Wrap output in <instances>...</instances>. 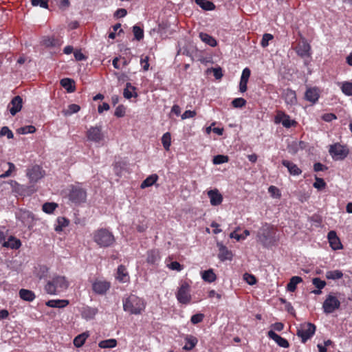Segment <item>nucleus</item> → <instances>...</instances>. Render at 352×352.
I'll return each mask as SVG.
<instances>
[{"instance_id": "1", "label": "nucleus", "mask_w": 352, "mask_h": 352, "mask_svg": "<svg viewBox=\"0 0 352 352\" xmlns=\"http://www.w3.org/2000/svg\"><path fill=\"white\" fill-rule=\"evenodd\" d=\"M123 309L131 314H140L145 309L144 300L135 295H130L123 300Z\"/></svg>"}, {"instance_id": "2", "label": "nucleus", "mask_w": 352, "mask_h": 352, "mask_svg": "<svg viewBox=\"0 0 352 352\" xmlns=\"http://www.w3.org/2000/svg\"><path fill=\"white\" fill-rule=\"evenodd\" d=\"M257 240L265 247L272 245L275 240V232L274 228L265 223L257 232Z\"/></svg>"}, {"instance_id": "3", "label": "nucleus", "mask_w": 352, "mask_h": 352, "mask_svg": "<svg viewBox=\"0 0 352 352\" xmlns=\"http://www.w3.org/2000/svg\"><path fill=\"white\" fill-rule=\"evenodd\" d=\"M69 286L67 280L65 276H56L49 280L45 286V291L48 294H56L61 291L66 289Z\"/></svg>"}, {"instance_id": "4", "label": "nucleus", "mask_w": 352, "mask_h": 352, "mask_svg": "<svg viewBox=\"0 0 352 352\" xmlns=\"http://www.w3.org/2000/svg\"><path fill=\"white\" fill-rule=\"evenodd\" d=\"M94 241L101 248H107L115 242L113 234L105 228H101L95 232Z\"/></svg>"}, {"instance_id": "5", "label": "nucleus", "mask_w": 352, "mask_h": 352, "mask_svg": "<svg viewBox=\"0 0 352 352\" xmlns=\"http://www.w3.org/2000/svg\"><path fill=\"white\" fill-rule=\"evenodd\" d=\"M68 198L75 204L84 203L87 199V192L79 186L71 185L69 187Z\"/></svg>"}, {"instance_id": "6", "label": "nucleus", "mask_w": 352, "mask_h": 352, "mask_svg": "<svg viewBox=\"0 0 352 352\" xmlns=\"http://www.w3.org/2000/svg\"><path fill=\"white\" fill-rule=\"evenodd\" d=\"M316 329V327L314 324L305 322L300 324L299 327H297L296 335L300 338L302 343H305L314 335Z\"/></svg>"}, {"instance_id": "7", "label": "nucleus", "mask_w": 352, "mask_h": 352, "mask_svg": "<svg viewBox=\"0 0 352 352\" xmlns=\"http://www.w3.org/2000/svg\"><path fill=\"white\" fill-rule=\"evenodd\" d=\"M329 152L333 158L336 160H342L346 158L349 154L348 148L339 143L331 145Z\"/></svg>"}, {"instance_id": "8", "label": "nucleus", "mask_w": 352, "mask_h": 352, "mask_svg": "<svg viewBox=\"0 0 352 352\" xmlns=\"http://www.w3.org/2000/svg\"><path fill=\"white\" fill-rule=\"evenodd\" d=\"M177 300L182 304H188L191 300V295L190 294V285L188 283L184 282L179 287L176 293Z\"/></svg>"}, {"instance_id": "9", "label": "nucleus", "mask_w": 352, "mask_h": 352, "mask_svg": "<svg viewBox=\"0 0 352 352\" xmlns=\"http://www.w3.org/2000/svg\"><path fill=\"white\" fill-rule=\"evenodd\" d=\"M340 306V300L332 294L328 295L322 304L324 312L327 314L333 313L336 309H338Z\"/></svg>"}, {"instance_id": "10", "label": "nucleus", "mask_w": 352, "mask_h": 352, "mask_svg": "<svg viewBox=\"0 0 352 352\" xmlns=\"http://www.w3.org/2000/svg\"><path fill=\"white\" fill-rule=\"evenodd\" d=\"M87 140L94 142H100L104 138L101 126H91L87 131Z\"/></svg>"}, {"instance_id": "11", "label": "nucleus", "mask_w": 352, "mask_h": 352, "mask_svg": "<svg viewBox=\"0 0 352 352\" xmlns=\"http://www.w3.org/2000/svg\"><path fill=\"white\" fill-rule=\"evenodd\" d=\"M275 122L281 123L283 126L286 128H290L292 126L296 124L294 120H292L288 115L285 114L281 111H278L277 112V114L275 117Z\"/></svg>"}, {"instance_id": "12", "label": "nucleus", "mask_w": 352, "mask_h": 352, "mask_svg": "<svg viewBox=\"0 0 352 352\" xmlns=\"http://www.w3.org/2000/svg\"><path fill=\"white\" fill-rule=\"evenodd\" d=\"M110 287V283L107 281L96 280L92 285L94 292L98 294H104Z\"/></svg>"}, {"instance_id": "13", "label": "nucleus", "mask_w": 352, "mask_h": 352, "mask_svg": "<svg viewBox=\"0 0 352 352\" xmlns=\"http://www.w3.org/2000/svg\"><path fill=\"white\" fill-rule=\"evenodd\" d=\"M27 175L32 182H38L43 176L41 168L38 165H35L32 168L28 169Z\"/></svg>"}, {"instance_id": "14", "label": "nucleus", "mask_w": 352, "mask_h": 352, "mask_svg": "<svg viewBox=\"0 0 352 352\" xmlns=\"http://www.w3.org/2000/svg\"><path fill=\"white\" fill-rule=\"evenodd\" d=\"M217 247L219 248V254L218 258L221 261H225L226 260H231L232 257V252L228 250V248L220 242H217Z\"/></svg>"}, {"instance_id": "15", "label": "nucleus", "mask_w": 352, "mask_h": 352, "mask_svg": "<svg viewBox=\"0 0 352 352\" xmlns=\"http://www.w3.org/2000/svg\"><path fill=\"white\" fill-rule=\"evenodd\" d=\"M208 196L210 198V204L212 206H219L223 201V197L217 189L208 191Z\"/></svg>"}, {"instance_id": "16", "label": "nucleus", "mask_w": 352, "mask_h": 352, "mask_svg": "<svg viewBox=\"0 0 352 352\" xmlns=\"http://www.w3.org/2000/svg\"><path fill=\"white\" fill-rule=\"evenodd\" d=\"M328 240L333 250H337L342 248V245L335 231L332 230L328 233Z\"/></svg>"}, {"instance_id": "17", "label": "nucleus", "mask_w": 352, "mask_h": 352, "mask_svg": "<svg viewBox=\"0 0 352 352\" xmlns=\"http://www.w3.org/2000/svg\"><path fill=\"white\" fill-rule=\"evenodd\" d=\"M23 104L22 98L19 96H16L14 97L11 102L10 105L12 106L10 108V112L12 116L16 115L19 111L21 110Z\"/></svg>"}, {"instance_id": "18", "label": "nucleus", "mask_w": 352, "mask_h": 352, "mask_svg": "<svg viewBox=\"0 0 352 352\" xmlns=\"http://www.w3.org/2000/svg\"><path fill=\"white\" fill-rule=\"evenodd\" d=\"M267 335L269 338L274 340L279 346L283 348H288L289 346V342L276 333L274 331H269Z\"/></svg>"}, {"instance_id": "19", "label": "nucleus", "mask_w": 352, "mask_h": 352, "mask_svg": "<svg viewBox=\"0 0 352 352\" xmlns=\"http://www.w3.org/2000/svg\"><path fill=\"white\" fill-rule=\"evenodd\" d=\"M282 164L287 168L288 171L291 175H299L302 173V170L297 166V165L292 162L283 160L282 161Z\"/></svg>"}, {"instance_id": "20", "label": "nucleus", "mask_w": 352, "mask_h": 352, "mask_svg": "<svg viewBox=\"0 0 352 352\" xmlns=\"http://www.w3.org/2000/svg\"><path fill=\"white\" fill-rule=\"evenodd\" d=\"M319 98V93L316 88H309L305 94V98L309 102L315 103Z\"/></svg>"}, {"instance_id": "21", "label": "nucleus", "mask_w": 352, "mask_h": 352, "mask_svg": "<svg viewBox=\"0 0 352 352\" xmlns=\"http://www.w3.org/2000/svg\"><path fill=\"white\" fill-rule=\"evenodd\" d=\"M284 99L288 104H295L297 102L296 92L291 89H287L284 92Z\"/></svg>"}, {"instance_id": "22", "label": "nucleus", "mask_w": 352, "mask_h": 352, "mask_svg": "<svg viewBox=\"0 0 352 352\" xmlns=\"http://www.w3.org/2000/svg\"><path fill=\"white\" fill-rule=\"evenodd\" d=\"M19 295L22 300L28 302H32L36 298L32 291L26 289H21Z\"/></svg>"}, {"instance_id": "23", "label": "nucleus", "mask_w": 352, "mask_h": 352, "mask_svg": "<svg viewBox=\"0 0 352 352\" xmlns=\"http://www.w3.org/2000/svg\"><path fill=\"white\" fill-rule=\"evenodd\" d=\"M311 46L306 41H303L302 44H300L297 47L296 52L301 57L309 56V51Z\"/></svg>"}, {"instance_id": "24", "label": "nucleus", "mask_w": 352, "mask_h": 352, "mask_svg": "<svg viewBox=\"0 0 352 352\" xmlns=\"http://www.w3.org/2000/svg\"><path fill=\"white\" fill-rule=\"evenodd\" d=\"M21 245V241L14 236H10L8 241H3V246L11 249H19Z\"/></svg>"}, {"instance_id": "25", "label": "nucleus", "mask_w": 352, "mask_h": 352, "mask_svg": "<svg viewBox=\"0 0 352 352\" xmlns=\"http://www.w3.org/2000/svg\"><path fill=\"white\" fill-rule=\"evenodd\" d=\"M69 304L67 300H50L45 302V305L50 307L63 308Z\"/></svg>"}, {"instance_id": "26", "label": "nucleus", "mask_w": 352, "mask_h": 352, "mask_svg": "<svg viewBox=\"0 0 352 352\" xmlns=\"http://www.w3.org/2000/svg\"><path fill=\"white\" fill-rule=\"evenodd\" d=\"M199 36L203 42L211 47H215L217 45L216 39L206 33L200 32Z\"/></svg>"}, {"instance_id": "27", "label": "nucleus", "mask_w": 352, "mask_h": 352, "mask_svg": "<svg viewBox=\"0 0 352 352\" xmlns=\"http://www.w3.org/2000/svg\"><path fill=\"white\" fill-rule=\"evenodd\" d=\"M301 282H302L301 277L297 276H292L287 285V291L294 292L296 289L297 285Z\"/></svg>"}, {"instance_id": "28", "label": "nucleus", "mask_w": 352, "mask_h": 352, "mask_svg": "<svg viewBox=\"0 0 352 352\" xmlns=\"http://www.w3.org/2000/svg\"><path fill=\"white\" fill-rule=\"evenodd\" d=\"M201 277L204 281L208 283H212L217 278L216 274H214L212 269H209L202 272Z\"/></svg>"}, {"instance_id": "29", "label": "nucleus", "mask_w": 352, "mask_h": 352, "mask_svg": "<svg viewBox=\"0 0 352 352\" xmlns=\"http://www.w3.org/2000/svg\"><path fill=\"white\" fill-rule=\"evenodd\" d=\"M74 81L70 78H63L60 80V85L69 93H72L75 91Z\"/></svg>"}, {"instance_id": "30", "label": "nucleus", "mask_w": 352, "mask_h": 352, "mask_svg": "<svg viewBox=\"0 0 352 352\" xmlns=\"http://www.w3.org/2000/svg\"><path fill=\"white\" fill-rule=\"evenodd\" d=\"M195 2L204 10L210 11L215 9V6L212 1L206 0H195Z\"/></svg>"}, {"instance_id": "31", "label": "nucleus", "mask_w": 352, "mask_h": 352, "mask_svg": "<svg viewBox=\"0 0 352 352\" xmlns=\"http://www.w3.org/2000/svg\"><path fill=\"white\" fill-rule=\"evenodd\" d=\"M89 333L84 332L77 336L74 340V344L76 347H81L85 342L86 339L89 337Z\"/></svg>"}, {"instance_id": "32", "label": "nucleus", "mask_w": 352, "mask_h": 352, "mask_svg": "<svg viewBox=\"0 0 352 352\" xmlns=\"http://www.w3.org/2000/svg\"><path fill=\"white\" fill-rule=\"evenodd\" d=\"M157 179H158V176L156 174H153V175L148 176L146 179H144L142 182V184L140 185V188L143 189V188L151 186L157 182Z\"/></svg>"}, {"instance_id": "33", "label": "nucleus", "mask_w": 352, "mask_h": 352, "mask_svg": "<svg viewBox=\"0 0 352 352\" xmlns=\"http://www.w3.org/2000/svg\"><path fill=\"white\" fill-rule=\"evenodd\" d=\"M127 277L128 273L126 267L122 265H119L117 270V279L122 282H126Z\"/></svg>"}, {"instance_id": "34", "label": "nucleus", "mask_w": 352, "mask_h": 352, "mask_svg": "<svg viewBox=\"0 0 352 352\" xmlns=\"http://www.w3.org/2000/svg\"><path fill=\"white\" fill-rule=\"evenodd\" d=\"M186 344L184 346L183 349L185 351H190L192 349L197 343V339L192 336L186 338Z\"/></svg>"}, {"instance_id": "35", "label": "nucleus", "mask_w": 352, "mask_h": 352, "mask_svg": "<svg viewBox=\"0 0 352 352\" xmlns=\"http://www.w3.org/2000/svg\"><path fill=\"white\" fill-rule=\"evenodd\" d=\"M80 107L76 104H72L68 106L67 109H63L62 111L63 114L65 116H71L73 113H77L80 111Z\"/></svg>"}, {"instance_id": "36", "label": "nucleus", "mask_w": 352, "mask_h": 352, "mask_svg": "<svg viewBox=\"0 0 352 352\" xmlns=\"http://www.w3.org/2000/svg\"><path fill=\"white\" fill-rule=\"evenodd\" d=\"M57 223L58 225L56 226L55 230L56 232H60L63 230V228H65L69 225V221L64 217H59L57 219Z\"/></svg>"}, {"instance_id": "37", "label": "nucleus", "mask_w": 352, "mask_h": 352, "mask_svg": "<svg viewBox=\"0 0 352 352\" xmlns=\"http://www.w3.org/2000/svg\"><path fill=\"white\" fill-rule=\"evenodd\" d=\"M117 345V340L116 339H108L102 340L99 342L98 346L102 349L113 348Z\"/></svg>"}, {"instance_id": "38", "label": "nucleus", "mask_w": 352, "mask_h": 352, "mask_svg": "<svg viewBox=\"0 0 352 352\" xmlns=\"http://www.w3.org/2000/svg\"><path fill=\"white\" fill-rule=\"evenodd\" d=\"M160 259L159 252L156 250H150L147 253L146 261L148 263L155 264Z\"/></svg>"}, {"instance_id": "39", "label": "nucleus", "mask_w": 352, "mask_h": 352, "mask_svg": "<svg viewBox=\"0 0 352 352\" xmlns=\"http://www.w3.org/2000/svg\"><path fill=\"white\" fill-rule=\"evenodd\" d=\"M343 276V273L340 270L328 271L326 273V278L327 279L336 280L340 279Z\"/></svg>"}, {"instance_id": "40", "label": "nucleus", "mask_w": 352, "mask_h": 352, "mask_svg": "<svg viewBox=\"0 0 352 352\" xmlns=\"http://www.w3.org/2000/svg\"><path fill=\"white\" fill-rule=\"evenodd\" d=\"M58 204L54 202H46L43 205V210L47 214L52 213Z\"/></svg>"}, {"instance_id": "41", "label": "nucleus", "mask_w": 352, "mask_h": 352, "mask_svg": "<svg viewBox=\"0 0 352 352\" xmlns=\"http://www.w3.org/2000/svg\"><path fill=\"white\" fill-rule=\"evenodd\" d=\"M43 45L46 47H56L60 45V41L54 37L47 38L43 41Z\"/></svg>"}, {"instance_id": "42", "label": "nucleus", "mask_w": 352, "mask_h": 352, "mask_svg": "<svg viewBox=\"0 0 352 352\" xmlns=\"http://www.w3.org/2000/svg\"><path fill=\"white\" fill-rule=\"evenodd\" d=\"M133 32L136 40L140 41L144 38V30L140 26L134 25L133 27Z\"/></svg>"}, {"instance_id": "43", "label": "nucleus", "mask_w": 352, "mask_h": 352, "mask_svg": "<svg viewBox=\"0 0 352 352\" xmlns=\"http://www.w3.org/2000/svg\"><path fill=\"white\" fill-rule=\"evenodd\" d=\"M171 142V136L170 133L167 132L164 133L162 138V143L163 144L164 148L168 151L169 150V147L170 146Z\"/></svg>"}, {"instance_id": "44", "label": "nucleus", "mask_w": 352, "mask_h": 352, "mask_svg": "<svg viewBox=\"0 0 352 352\" xmlns=\"http://www.w3.org/2000/svg\"><path fill=\"white\" fill-rule=\"evenodd\" d=\"M36 131V128L32 125L25 126L20 127L16 130L19 134L33 133Z\"/></svg>"}, {"instance_id": "45", "label": "nucleus", "mask_w": 352, "mask_h": 352, "mask_svg": "<svg viewBox=\"0 0 352 352\" xmlns=\"http://www.w3.org/2000/svg\"><path fill=\"white\" fill-rule=\"evenodd\" d=\"M229 157L227 155H217L213 157L212 162L214 164H221L228 162Z\"/></svg>"}, {"instance_id": "46", "label": "nucleus", "mask_w": 352, "mask_h": 352, "mask_svg": "<svg viewBox=\"0 0 352 352\" xmlns=\"http://www.w3.org/2000/svg\"><path fill=\"white\" fill-rule=\"evenodd\" d=\"M342 92L347 96H352V82H345L342 86Z\"/></svg>"}, {"instance_id": "47", "label": "nucleus", "mask_w": 352, "mask_h": 352, "mask_svg": "<svg viewBox=\"0 0 352 352\" xmlns=\"http://www.w3.org/2000/svg\"><path fill=\"white\" fill-rule=\"evenodd\" d=\"M232 104L234 108H241L246 104V100L243 98H237L232 101Z\"/></svg>"}, {"instance_id": "48", "label": "nucleus", "mask_w": 352, "mask_h": 352, "mask_svg": "<svg viewBox=\"0 0 352 352\" xmlns=\"http://www.w3.org/2000/svg\"><path fill=\"white\" fill-rule=\"evenodd\" d=\"M315 179L316 182L313 184L314 188H317L318 190H322L325 188L326 183L323 179L316 177Z\"/></svg>"}, {"instance_id": "49", "label": "nucleus", "mask_w": 352, "mask_h": 352, "mask_svg": "<svg viewBox=\"0 0 352 352\" xmlns=\"http://www.w3.org/2000/svg\"><path fill=\"white\" fill-rule=\"evenodd\" d=\"M6 135L8 139L14 137L13 133L8 126H3L0 130V137Z\"/></svg>"}, {"instance_id": "50", "label": "nucleus", "mask_w": 352, "mask_h": 352, "mask_svg": "<svg viewBox=\"0 0 352 352\" xmlns=\"http://www.w3.org/2000/svg\"><path fill=\"white\" fill-rule=\"evenodd\" d=\"M274 38L271 34L265 33L263 35V38L261 42V45L263 47H266L269 45V41L272 40Z\"/></svg>"}, {"instance_id": "51", "label": "nucleus", "mask_w": 352, "mask_h": 352, "mask_svg": "<svg viewBox=\"0 0 352 352\" xmlns=\"http://www.w3.org/2000/svg\"><path fill=\"white\" fill-rule=\"evenodd\" d=\"M313 285L319 289H322L326 285V282L324 280H322L320 278H314L312 279Z\"/></svg>"}, {"instance_id": "52", "label": "nucleus", "mask_w": 352, "mask_h": 352, "mask_svg": "<svg viewBox=\"0 0 352 352\" xmlns=\"http://www.w3.org/2000/svg\"><path fill=\"white\" fill-rule=\"evenodd\" d=\"M243 279L250 285H253L256 283V277L248 273H245L243 275Z\"/></svg>"}, {"instance_id": "53", "label": "nucleus", "mask_w": 352, "mask_h": 352, "mask_svg": "<svg viewBox=\"0 0 352 352\" xmlns=\"http://www.w3.org/2000/svg\"><path fill=\"white\" fill-rule=\"evenodd\" d=\"M125 115V107L124 105L120 104L118 106L114 112V116L118 118H122Z\"/></svg>"}, {"instance_id": "54", "label": "nucleus", "mask_w": 352, "mask_h": 352, "mask_svg": "<svg viewBox=\"0 0 352 352\" xmlns=\"http://www.w3.org/2000/svg\"><path fill=\"white\" fill-rule=\"evenodd\" d=\"M96 314V310L95 309H91L89 307L85 309V311L82 312V316L87 318H91Z\"/></svg>"}, {"instance_id": "55", "label": "nucleus", "mask_w": 352, "mask_h": 352, "mask_svg": "<svg viewBox=\"0 0 352 352\" xmlns=\"http://www.w3.org/2000/svg\"><path fill=\"white\" fill-rule=\"evenodd\" d=\"M204 317V314H197L192 316V317L190 318V321L192 324H195L201 322L203 320Z\"/></svg>"}, {"instance_id": "56", "label": "nucleus", "mask_w": 352, "mask_h": 352, "mask_svg": "<svg viewBox=\"0 0 352 352\" xmlns=\"http://www.w3.org/2000/svg\"><path fill=\"white\" fill-rule=\"evenodd\" d=\"M287 148L289 152L292 154L296 153L300 150L296 142H293L292 144H289Z\"/></svg>"}, {"instance_id": "57", "label": "nucleus", "mask_w": 352, "mask_h": 352, "mask_svg": "<svg viewBox=\"0 0 352 352\" xmlns=\"http://www.w3.org/2000/svg\"><path fill=\"white\" fill-rule=\"evenodd\" d=\"M169 268L173 270L181 271L183 269L182 265L177 261H173L169 265Z\"/></svg>"}, {"instance_id": "58", "label": "nucleus", "mask_w": 352, "mask_h": 352, "mask_svg": "<svg viewBox=\"0 0 352 352\" xmlns=\"http://www.w3.org/2000/svg\"><path fill=\"white\" fill-rule=\"evenodd\" d=\"M126 14H127V11L126 9L119 8L115 12L113 16L116 18H121V17L125 16L126 15Z\"/></svg>"}, {"instance_id": "59", "label": "nucleus", "mask_w": 352, "mask_h": 352, "mask_svg": "<svg viewBox=\"0 0 352 352\" xmlns=\"http://www.w3.org/2000/svg\"><path fill=\"white\" fill-rule=\"evenodd\" d=\"M322 119L325 122H331L333 120L337 119L336 116L334 113H324L322 116Z\"/></svg>"}, {"instance_id": "60", "label": "nucleus", "mask_w": 352, "mask_h": 352, "mask_svg": "<svg viewBox=\"0 0 352 352\" xmlns=\"http://www.w3.org/2000/svg\"><path fill=\"white\" fill-rule=\"evenodd\" d=\"M327 167L320 162H316L314 164V170L315 172L324 171L327 170Z\"/></svg>"}, {"instance_id": "61", "label": "nucleus", "mask_w": 352, "mask_h": 352, "mask_svg": "<svg viewBox=\"0 0 352 352\" xmlns=\"http://www.w3.org/2000/svg\"><path fill=\"white\" fill-rule=\"evenodd\" d=\"M195 116H196V111H195L186 110L182 115V119L184 120V119H186V118H193Z\"/></svg>"}, {"instance_id": "62", "label": "nucleus", "mask_w": 352, "mask_h": 352, "mask_svg": "<svg viewBox=\"0 0 352 352\" xmlns=\"http://www.w3.org/2000/svg\"><path fill=\"white\" fill-rule=\"evenodd\" d=\"M148 56H145L144 58H142L140 63L142 66V68L144 71H147L149 67V63H148Z\"/></svg>"}, {"instance_id": "63", "label": "nucleus", "mask_w": 352, "mask_h": 352, "mask_svg": "<svg viewBox=\"0 0 352 352\" xmlns=\"http://www.w3.org/2000/svg\"><path fill=\"white\" fill-rule=\"evenodd\" d=\"M75 59L78 61L86 59V56L80 51L77 50L74 52Z\"/></svg>"}, {"instance_id": "64", "label": "nucleus", "mask_w": 352, "mask_h": 352, "mask_svg": "<svg viewBox=\"0 0 352 352\" xmlns=\"http://www.w3.org/2000/svg\"><path fill=\"white\" fill-rule=\"evenodd\" d=\"M213 75L216 79H220L223 76L222 69L221 67L213 69Z\"/></svg>"}]
</instances>
